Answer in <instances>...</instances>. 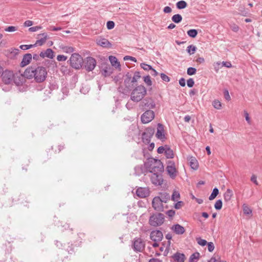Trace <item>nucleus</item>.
Masks as SVG:
<instances>
[{"label": "nucleus", "instance_id": "f257e3e1", "mask_svg": "<svg viewBox=\"0 0 262 262\" xmlns=\"http://www.w3.org/2000/svg\"><path fill=\"white\" fill-rule=\"evenodd\" d=\"M24 76L28 79L34 78L36 82L40 83L46 80L47 71L42 66H30L26 69Z\"/></svg>", "mask_w": 262, "mask_h": 262}, {"label": "nucleus", "instance_id": "f03ea898", "mask_svg": "<svg viewBox=\"0 0 262 262\" xmlns=\"http://www.w3.org/2000/svg\"><path fill=\"white\" fill-rule=\"evenodd\" d=\"M145 166L151 173H161L164 170V166L161 161L152 158L147 160Z\"/></svg>", "mask_w": 262, "mask_h": 262}, {"label": "nucleus", "instance_id": "7ed1b4c3", "mask_svg": "<svg viewBox=\"0 0 262 262\" xmlns=\"http://www.w3.org/2000/svg\"><path fill=\"white\" fill-rule=\"evenodd\" d=\"M146 94V89L143 85L135 88L131 93L130 99L136 102L140 101Z\"/></svg>", "mask_w": 262, "mask_h": 262}, {"label": "nucleus", "instance_id": "20e7f679", "mask_svg": "<svg viewBox=\"0 0 262 262\" xmlns=\"http://www.w3.org/2000/svg\"><path fill=\"white\" fill-rule=\"evenodd\" d=\"M69 62L70 66L76 70L80 69L83 63V60L82 57L77 53L72 54Z\"/></svg>", "mask_w": 262, "mask_h": 262}, {"label": "nucleus", "instance_id": "39448f33", "mask_svg": "<svg viewBox=\"0 0 262 262\" xmlns=\"http://www.w3.org/2000/svg\"><path fill=\"white\" fill-rule=\"evenodd\" d=\"M164 221V215L161 213L152 215L149 220V224L155 227L161 225Z\"/></svg>", "mask_w": 262, "mask_h": 262}, {"label": "nucleus", "instance_id": "423d86ee", "mask_svg": "<svg viewBox=\"0 0 262 262\" xmlns=\"http://www.w3.org/2000/svg\"><path fill=\"white\" fill-rule=\"evenodd\" d=\"M167 164L166 170L168 174L171 179H175L178 173V171L176 167L175 163L172 161L169 160L167 161Z\"/></svg>", "mask_w": 262, "mask_h": 262}, {"label": "nucleus", "instance_id": "0eeeda50", "mask_svg": "<svg viewBox=\"0 0 262 262\" xmlns=\"http://www.w3.org/2000/svg\"><path fill=\"white\" fill-rule=\"evenodd\" d=\"M154 128L152 127H148L146 128L145 131L142 134V138L143 142L146 144L149 143L151 138L154 135Z\"/></svg>", "mask_w": 262, "mask_h": 262}, {"label": "nucleus", "instance_id": "6e6552de", "mask_svg": "<svg viewBox=\"0 0 262 262\" xmlns=\"http://www.w3.org/2000/svg\"><path fill=\"white\" fill-rule=\"evenodd\" d=\"M83 63L86 70L90 72L93 71L95 68L96 61L94 58L88 57L83 61Z\"/></svg>", "mask_w": 262, "mask_h": 262}, {"label": "nucleus", "instance_id": "1a4fd4ad", "mask_svg": "<svg viewBox=\"0 0 262 262\" xmlns=\"http://www.w3.org/2000/svg\"><path fill=\"white\" fill-rule=\"evenodd\" d=\"M155 117V113L151 110H147L141 116V121L143 123H148L152 121Z\"/></svg>", "mask_w": 262, "mask_h": 262}, {"label": "nucleus", "instance_id": "9d476101", "mask_svg": "<svg viewBox=\"0 0 262 262\" xmlns=\"http://www.w3.org/2000/svg\"><path fill=\"white\" fill-rule=\"evenodd\" d=\"M134 249L136 251L142 252L145 248V242L140 238L136 239L133 244Z\"/></svg>", "mask_w": 262, "mask_h": 262}, {"label": "nucleus", "instance_id": "9b49d317", "mask_svg": "<svg viewBox=\"0 0 262 262\" xmlns=\"http://www.w3.org/2000/svg\"><path fill=\"white\" fill-rule=\"evenodd\" d=\"M162 203L163 202L161 201V200L160 199V197L156 196L153 199L152 202V207L156 210L159 211H163L164 207Z\"/></svg>", "mask_w": 262, "mask_h": 262}, {"label": "nucleus", "instance_id": "f8f14e48", "mask_svg": "<svg viewBox=\"0 0 262 262\" xmlns=\"http://www.w3.org/2000/svg\"><path fill=\"white\" fill-rule=\"evenodd\" d=\"M150 179L152 183L155 185H161L163 179L160 173H152Z\"/></svg>", "mask_w": 262, "mask_h": 262}, {"label": "nucleus", "instance_id": "ddd939ff", "mask_svg": "<svg viewBox=\"0 0 262 262\" xmlns=\"http://www.w3.org/2000/svg\"><path fill=\"white\" fill-rule=\"evenodd\" d=\"M150 239L154 242L161 241L163 238V234L159 230H155L151 232L150 234Z\"/></svg>", "mask_w": 262, "mask_h": 262}, {"label": "nucleus", "instance_id": "4468645a", "mask_svg": "<svg viewBox=\"0 0 262 262\" xmlns=\"http://www.w3.org/2000/svg\"><path fill=\"white\" fill-rule=\"evenodd\" d=\"M136 194L141 198H144L149 194V190L147 188L139 187L136 190Z\"/></svg>", "mask_w": 262, "mask_h": 262}, {"label": "nucleus", "instance_id": "2eb2a0df", "mask_svg": "<svg viewBox=\"0 0 262 262\" xmlns=\"http://www.w3.org/2000/svg\"><path fill=\"white\" fill-rule=\"evenodd\" d=\"M156 137L161 140H163L165 139V136L164 134V126L162 124L159 123L157 127V132L156 134Z\"/></svg>", "mask_w": 262, "mask_h": 262}, {"label": "nucleus", "instance_id": "dca6fc26", "mask_svg": "<svg viewBox=\"0 0 262 262\" xmlns=\"http://www.w3.org/2000/svg\"><path fill=\"white\" fill-rule=\"evenodd\" d=\"M1 76L3 77V81L6 84H8L10 83L12 80L13 73L12 72L9 71H3Z\"/></svg>", "mask_w": 262, "mask_h": 262}, {"label": "nucleus", "instance_id": "f3484780", "mask_svg": "<svg viewBox=\"0 0 262 262\" xmlns=\"http://www.w3.org/2000/svg\"><path fill=\"white\" fill-rule=\"evenodd\" d=\"M144 106L148 109L154 108L156 106V104L154 100L151 98H146L142 102Z\"/></svg>", "mask_w": 262, "mask_h": 262}, {"label": "nucleus", "instance_id": "a211bd4d", "mask_svg": "<svg viewBox=\"0 0 262 262\" xmlns=\"http://www.w3.org/2000/svg\"><path fill=\"white\" fill-rule=\"evenodd\" d=\"M134 82L132 80V78L128 75H126L124 81V84L127 91H130L133 88Z\"/></svg>", "mask_w": 262, "mask_h": 262}, {"label": "nucleus", "instance_id": "6ab92c4d", "mask_svg": "<svg viewBox=\"0 0 262 262\" xmlns=\"http://www.w3.org/2000/svg\"><path fill=\"white\" fill-rule=\"evenodd\" d=\"M47 37L48 35L47 33H44L38 34L37 37L38 40L36 41L35 45H38L39 46L42 45L46 42Z\"/></svg>", "mask_w": 262, "mask_h": 262}, {"label": "nucleus", "instance_id": "aec40b11", "mask_svg": "<svg viewBox=\"0 0 262 262\" xmlns=\"http://www.w3.org/2000/svg\"><path fill=\"white\" fill-rule=\"evenodd\" d=\"M32 56L31 54H26L24 56L23 60L20 63L21 67H24L30 63L31 60L32 59Z\"/></svg>", "mask_w": 262, "mask_h": 262}, {"label": "nucleus", "instance_id": "412c9836", "mask_svg": "<svg viewBox=\"0 0 262 262\" xmlns=\"http://www.w3.org/2000/svg\"><path fill=\"white\" fill-rule=\"evenodd\" d=\"M39 55L42 58L47 57L52 59L54 57V52L52 49H48L45 52H41Z\"/></svg>", "mask_w": 262, "mask_h": 262}, {"label": "nucleus", "instance_id": "4be33fe9", "mask_svg": "<svg viewBox=\"0 0 262 262\" xmlns=\"http://www.w3.org/2000/svg\"><path fill=\"white\" fill-rule=\"evenodd\" d=\"M171 229L177 234H182L185 232L184 228L183 226L180 225L179 224H177L172 226Z\"/></svg>", "mask_w": 262, "mask_h": 262}, {"label": "nucleus", "instance_id": "5701e85b", "mask_svg": "<svg viewBox=\"0 0 262 262\" xmlns=\"http://www.w3.org/2000/svg\"><path fill=\"white\" fill-rule=\"evenodd\" d=\"M96 42L98 45L103 47H107L111 45L108 40L105 38H98L97 39Z\"/></svg>", "mask_w": 262, "mask_h": 262}, {"label": "nucleus", "instance_id": "b1692460", "mask_svg": "<svg viewBox=\"0 0 262 262\" xmlns=\"http://www.w3.org/2000/svg\"><path fill=\"white\" fill-rule=\"evenodd\" d=\"M173 258L174 260L177 262H184L186 258L185 256L183 253H176L173 256Z\"/></svg>", "mask_w": 262, "mask_h": 262}, {"label": "nucleus", "instance_id": "393cba45", "mask_svg": "<svg viewBox=\"0 0 262 262\" xmlns=\"http://www.w3.org/2000/svg\"><path fill=\"white\" fill-rule=\"evenodd\" d=\"M109 60L113 67H115L116 68L120 67V63L118 61V60L116 57L113 56H110Z\"/></svg>", "mask_w": 262, "mask_h": 262}, {"label": "nucleus", "instance_id": "a878e982", "mask_svg": "<svg viewBox=\"0 0 262 262\" xmlns=\"http://www.w3.org/2000/svg\"><path fill=\"white\" fill-rule=\"evenodd\" d=\"M232 195L233 193L232 191L230 189H228L224 195V200L226 202H228L231 200Z\"/></svg>", "mask_w": 262, "mask_h": 262}, {"label": "nucleus", "instance_id": "bb28decb", "mask_svg": "<svg viewBox=\"0 0 262 262\" xmlns=\"http://www.w3.org/2000/svg\"><path fill=\"white\" fill-rule=\"evenodd\" d=\"M159 197L163 203H166L170 199V195L166 192L161 193Z\"/></svg>", "mask_w": 262, "mask_h": 262}, {"label": "nucleus", "instance_id": "cd10ccee", "mask_svg": "<svg viewBox=\"0 0 262 262\" xmlns=\"http://www.w3.org/2000/svg\"><path fill=\"white\" fill-rule=\"evenodd\" d=\"M171 20L175 23H179L182 21V17L180 14H175L171 17Z\"/></svg>", "mask_w": 262, "mask_h": 262}, {"label": "nucleus", "instance_id": "c85d7f7f", "mask_svg": "<svg viewBox=\"0 0 262 262\" xmlns=\"http://www.w3.org/2000/svg\"><path fill=\"white\" fill-rule=\"evenodd\" d=\"M61 49L63 52L67 53H71L74 51V49L72 47L62 46H61Z\"/></svg>", "mask_w": 262, "mask_h": 262}, {"label": "nucleus", "instance_id": "c756f323", "mask_svg": "<svg viewBox=\"0 0 262 262\" xmlns=\"http://www.w3.org/2000/svg\"><path fill=\"white\" fill-rule=\"evenodd\" d=\"M177 7L179 9H182L185 8L187 6V3L184 1H180L177 3Z\"/></svg>", "mask_w": 262, "mask_h": 262}, {"label": "nucleus", "instance_id": "7c9ffc66", "mask_svg": "<svg viewBox=\"0 0 262 262\" xmlns=\"http://www.w3.org/2000/svg\"><path fill=\"white\" fill-rule=\"evenodd\" d=\"M200 256V253L198 252H195L191 255L189 258V262H193L194 260H199V258Z\"/></svg>", "mask_w": 262, "mask_h": 262}, {"label": "nucleus", "instance_id": "2f4dec72", "mask_svg": "<svg viewBox=\"0 0 262 262\" xmlns=\"http://www.w3.org/2000/svg\"><path fill=\"white\" fill-rule=\"evenodd\" d=\"M190 165L193 169H196L198 167V163L195 158H191L190 162Z\"/></svg>", "mask_w": 262, "mask_h": 262}, {"label": "nucleus", "instance_id": "473e14b6", "mask_svg": "<svg viewBox=\"0 0 262 262\" xmlns=\"http://www.w3.org/2000/svg\"><path fill=\"white\" fill-rule=\"evenodd\" d=\"M219 194V189L217 188L213 189L212 192L209 197V200H212L214 199Z\"/></svg>", "mask_w": 262, "mask_h": 262}, {"label": "nucleus", "instance_id": "72a5a7b5", "mask_svg": "<svg viewBox=\"0 0 262 262\" xmlns=\"http://www.w3.org/2000/svg\"><path fill=\"white\" fill-rule=\"evenodd\" d=\"M164 153L167 158H172L173 157V151L169 148H166Z\"/></svg>", "mask_w": 262, "mask_h": 262}, {"label": "nucleus", "instance_id": "f704fd0d", "mask_svg": "<svg viewBox=\"0 0 262 262\" xmlns=\"http://www.w3.org/2000/svg\"><path fill=\"white\" fill-rule=\"evenodd\" d=\"M187 34L189 36L194 38L198 34V31L195 29H190L187 31Z\"/></svg>", "mask_w": 262, "mask_h": 262}, {"label": "nucleus", "instance_id": "c9c22d12", "mask_svg": "<svg viewBox=\"0 0 262 262\" xmlns=\"http://www.w3.org/2000/svg\"><path fill=\"white\" fill-rule=\"evenodd\" d=\"M180 198V193L177 191H174L171 196V200L174 202L178 201Z\"/></svg>", "mask_w": 262, "mask_h": 262}, {"label": "nucleus", "instance_id": "e433bc0d", "mask_svg": "<svg viewBox=\"0 0 262 262\" xmlns=\"http://www.w3.org/2000/svg\"><path fill=\"white\" fill-rule=\"evenodd\" d=\"M212 105L217 110H221L222 108V103L218 100H215L212 102Z\"/></svg>", "mask_w": 262, "mask_h": 262}, {"label": "nucleus", "instance_id": "4c0bfd02", "mask_svg": "<svg viewBox=\"0 0 262 262\" xmlns=\"http://www.w3.org/2000/svg\"><path fill=\"white\" fill-rule=\"evenodd\" d=\"M243 212L245 214L249 215L252 213V210L247 205L244 204Z\"/></svg>", "mask_w": 262, "mask_h": 262}, {"label": "nucleus", "instance_id": "58836bf2", "mask_svg": "<svg viewBox=\"0 0 262 262\" xmlns=\"http://www.w3.org/2000/svg\"><path fill=\"white\" fill-rule=\"evenodd\" d=\"M208 262H225L224 260H221V257L218 255H215L211 258L210 260Z\"/></svg>", "mask_w": 262, "mask_h": 262}, {"label": "nucleus", "instance_id": "ea45409f", "mask_svg": "<svg viewBox=\"0 0 262 262\" xmlns=\"http://www.w3.org/2000/svg\"><path fill=\"white\" fill-rule=\"evenodd\" d=\"M196 48L193 46L190 45L187 47V51L190 55L193 54L196 51Z\"/></svg>", "mask_w": 262, "mask_h": 262}, {"label": "nucleus", "instance_id": "a19ab883", "mask_svg": "<svg viewBox=\"0 0 262 262\" xmlns=\"http://www.w3.org/2000/svg\"><path fill=\"white\" fill-rule=\"evenodd\" d=\"M214 207L216 210H220L222 207V201L221 200H217L215 203Z\"/></svg>", "mask_w": 262, "mask_h": 262}, {"label": "nucleus", "instance_id": "79ce46f5", "mask_svg": "<svg viewBox=\"0 0 262 262\" xmlns=\"http://www.w3.org/2000/svg\"><path fill=\"white\" fill-rule=\"evenodd\" d=\"M196 72V70L195 68L190 67L188 68L187 73V74L189 75H192L195 74Z\"/></svg>", "mask_w": 262, "mask_h": 262}, {"label": "nucleus", "instance_id": "37998d69", "mask_svg": "<svg viewBox=\"0 0 262 262\" xmlns=\"http://www.w3.org/2000/svg\"><path fill=\"white\" fill-rule=\"evenodd\" d=\"M196 241H197L198 243L200 245L202 246H205L207 244V242L206 240L202 239L201 238H197Z\"/></svg>", "mask_w": 262, "mask_h": 262}, {"label": "nucleus", "instance_id": "c03bdc74", "mask_svg": "<svg viewBox=\"0 0 262 262\" xmlns=\"http://www.w3.org/2000/svg\"><path fill=\"white\" fill-rule=\"evenodd\" d=\"M144 81L148 85H151L152 84L150 77L148 75L144 77Z\"/></svg>", "mask_w": 262, "mask_h": 262}, {"label": "nucleus", "instance_id": "a18cd8bd", "mask_svg": "<svg viewBox=\"0 0 262 262\" xmlns=\"http://www.w3.org/2000/svg\"><path fill=\"white\" fill-rule=\"evenodd\" d=\"M106 26L108 30L112 29L114 28L115 23L113 21H108L106 23Z\"/></svg>", "mask_w": 262, "mask_h": 262}, {"label": "nucleus", "instance_id": "49530a36", "mask_svg": "<svg viewBox=\"0 0 262 262\" xmlns=\"http://www.w3.org/2000/svg\"><path fill=\"white\" fill-rule=\"evenodd\" d=\"M141 67L142 68H143L144 70L146 71H148L150 70V69H152V67L144 63L141 64Z\"/></svg>", "mask_w": 262, "mask_h": 262}, {"label": "nucleus", "instance_id": "de8ad7c7", "mask_svg": "<svg viewBox=\"0 0 262 262\" xmlns=\"http://www.w3.org/2000/svg\"><path fill=\"white\" fill-rule=\"evenodd\" d=\"M35 46V45H21L20 46V48L22 50H26L30 49L31 48L34 47Z\"/></svg>", "mask_w": 262, "mask_h": 262}, {"label": "nucleus", "instance_id": "09e8293b", "mask_svg": "<svg viewBox=\"0 0 262 262\" xmlns=\"http://www.w3.org/2000/svg\"><path fill=\"white\" fill-rule=\"evenodd\" d=\"M140 77L139 72H136L134 74L133 78L132 79L134 83L137 82V80Z\"/></svg>", "mask_w": 262, "mask_h": 262}, {"label": "nucleus", "instance_id": "8fccbe9b", "mask_svg": "<svg viewBox=\"0 0 262 262\" xmlns=\"http://www.w3.org/2000/svg\"><path fill=\"white\" fill-rule=\"evenodd\" d=\"M60 71L63 74H68L69 72L68 67L63 66H61Z\"/></svg>", "mask_w": 262, "mask_h": 262}, {"label": "nucleus", "instance_id": "3c124183", "mask_svg": "<svg viewBox=\"0 0 262 262\" xmlns=\"http://www.w3.org/2000/svg\"><path fill=\"white\" fill-rule=\"evenodd\" d=\"M161 78L163 81L166 82H168L170 80V78H169V77L164 73L161 74Z\"/></svg>", "mask_w": 262, "mask_h": 262}, {"label": "nucleus", "instance_id": "603ef678", "mask_svg": "<svg viewBox=\"0 0 262 262\" xmlns=\"http://www.w3.org/2000/svg\"><path fill=\"white\" fill-rule=\"evenodd\" d=\"M57 59L59 61H66L67 59V57L64 55H59L57 56Z\"/></svg>", "mask_w": 262, "mask_h": 262}, {"label": "nucleus", "instance_id": "864d4df0", "mask_svg": "<svg viewBox=\"0 0 262 262\" xmlns=\"http://www.w3.org/2000/svg\"><path fill=\"white\" fill-rule=\"evenodd\" d=\"M187 84L188 87L192 88L194 84L193 79L192 78H189L187 80Z\"/></svg>", "mask_w": 262, "mask_h": 262}, {"label": "nucleus", "instance_id": "5fc2aeb1", "mask_svg": "<svg viewBox=\"0 0 262 262\" xmlns=\"http://www.w3.org/2000/svg\"><path fill=\"white\" fill-rule=\"evenodd\" d=\"M41 28L42 27L41 26H35L30 28L29 30L30 32H35L41 29Z\"/></svg>", "mask_w": 262, "mask_h": 262}, {"label": "nucleus", "instance_id": "6e6d98bb", "mask_svg": "<svg viewBox=\"0 0 262 262\" xmlns=\"http://www.w3.org/2000/svg\"><path fill=\"white\" fill-rule=\"evenodd\" d=\"M183 202L182 201H178L174 205V208L177 209H180L183 205Z\"/></svg>", "mask_w": 262, "mask_h": 262}, {"label": "nucleus", "instance_id": "4d7b16f0", "mask_svg": "<svg viewBox=\"0 0 262 262\" xmlns=\"http://www.w3.org/2000/svg\"><path fill=\"white\" fill-rule=\"evenodd\" d=\"M214 249V246L213 243L209 242L208 243V250L209 252H212Z\"/></svg>", "mask_w": 262, "mask_h": 262}, {"label": "nucleus", "instance_id": "13d9d810", "mask_svg": "<svg viewBox=\"0 0 262 262\" xmlns=\"http://www.w3.org/2000/svg\"><path fill=\"white\" fill-rule=\"evenodd\" d=\"M16 27L14 26H9L5 29V30L7 32H13L16 31Z\"/></svg>", "mask_w": 262, "mask_h": 262}, {"label": "nucleus", "instance_id": "bf43d9fd", "mask_svg": "<svg viewBox=\"0 0 262 262\" xmlns=\"http://www.w3.org/2000/svg\"><path fill=\"white\" fill-rule=\"evenodd\" d=\"M251 181L255 185H258V183L257 181V177L255 174H253L251 177Z\"/></svg>", "mask_w": 262, "mask_h": 262}, {"label": "nucleus", "instance_id": "052dcab7", "mask_svg": "<svg viewBox=\"0 0 262 262\" xmlns=\"http://www.w3.org/2000/svg\"><path fill=\"white\" fill-rule=\"evenodd\" d=\"M220 65L221 62H217L214 64V70L216 72H218L219 69H220Z\"/></svg>", "mask_w": 262, "mask_h": 262}, {"label": "nucleus", "instance_id": "680f3d73", "mask_svg": "<svg viewBox=\"0 0 262 262\" xmlns=\"http://www.w3.org/2000/svg\"><path fill=\"white\" fill-rule=\"evenodd\" d=\"M244 114H245V117L246 120L247 121V122L249 124H251L250 118L249 117V114H248V112L247 111H244Z\"/></svg>", "mask_w": 262, "mask_h": 262}, {"label": "nucleus", "instance_id": "e2e57ef3", "mask_svg": "<svg viewBox=\"0 0 262 262\" xmlns=\"http://www.w3.org/2000/svg\"><path fill=\"white\" fill-rule=\"evenodd\" d=\"M224 97H225V98L227 100H230V96L229 95V92L228 91V90H225L224 91Z\"/></svg>", "mask_w": 262, "mask_h": 262}, {"label": "nucleus", "instance_id": "0e129e2a", "mask_svg": "<svg viewBox=\"0 0 262 262\" xmlns=\"http://www.w3.org/2000/svg\"><path fill=\"white\" fill-rule=\"evenodd\" d=\"M124 60H130L135 61V62H136L137 61L135 57H132V56H125L124 57Z\"/></svg>", "mask_w": 262, "mask_h": 262}, {"label": "nucleus", "instance_id": "69168bd1", "mask_svg": "<svg viewBox=\"0 0 262 262\" xmlns=\"http://www.w3.org/2000/svg\"><path fill=\"white\" fill-rule=\"evenodd\" d=\"M166 214L169 216L172 217L175 214V211L173 210H169L167 211Z\"/></svg>", "mask_w": 262, "mask_h": 262}, {"label": "nucleus", "instance_id": "338daca9", "mask_svg": "<svg viewBox=\"0 0 262 262\" xmlns=\"http://www.w3.org/2000/svg\"><path fill=\"white\" fill-rule=\"evenodd\" d=\"M222 64L223 66H225L227 68H231L232 67V64L230 62H225L223 61Z\"/></svg>", "mask_w": 262, "mask_h": 262}, {"label": "nucleus", "instance_id": "774afa93", "mask_svg": "<svg viewBox=\"0 0 262 262\" xmlns=\"http://www.w3.org/2000/svg\"><path fill=\"white\" fill-rule=\"evenodd\" d=\"M172 10L171 8L168 6H166L164 8L163 11L166 13H170Z\"/></svg>", "mask_w": 262, "mask_h": 262}]
</instances>
